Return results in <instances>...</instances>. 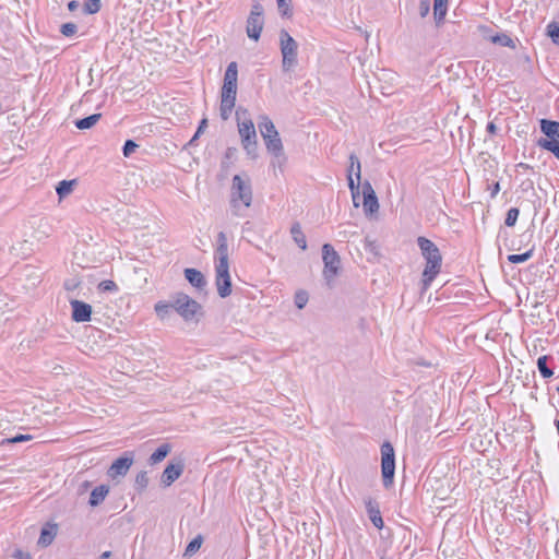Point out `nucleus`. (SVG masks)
<instances>
[{
	"label": "nucleus",
	"instance_id": "obj_31",
	"mask_svg": "<svg viewBox=\"0 0 559 559\" xmlns=\"http://www.w3.org/2000/svg\"><path fill=\"white\" fill-rule=\"evenodd\" d=\"M532 255H533V249H531L522 254H510L508 257V261L513 264L523 263V262L527 261L528 259H531Z\"/></svg>",
	"mask_w": 559,
	"mask_h": 559
},
{
	"label": "nucleus",
	"instance_id": "obj_15",
	"mask_svg": "<svg viewBox=\"0 0 559 559\" xmlns=\"http://www.w3.org/2000/svg\"><path fill=\"white\" fill-rule=\"evenodd\" d=\"M72 308V320L75 322H87L91 320L92 316V306L81 301L73 299L70 301Z\"/></svg>",
	"mask_w": 559,
	"mask_h": 559
},
{
	"label": "nucleus",
	"instance_id": "obj_2",
	"mask_svg": "<svg viewBox=\"0 0 559 559\" xmlns=\"http://www.w3.org/2000/svg\"><path fill=\"white\" fill-rule=\"evenodd\" d=\"M417 245L420 249L423 258L426 261L421 274V285L423 290H427L430 287L432 281L441 271L442 255L435 242L426 237H418Z\"/></svg>",
	"mask_w": 559,
	"mask_h": 559
},
{
	"label": "nucleus",
	"instance_id": "obj_23",
	"mask_svg": "<svg viewBox=\"0 0 559 559\" xmlns=\"http://www.w3.org/2000/svg\"><path fill=\"white\" fill-rule=\"evenodd\" d=\"M367 511L369 513V519L372 522V524L379 530L382 528L383 520H382L381 513L378 508L373 507L371 501H368V503H367Z\"/></svg>",
	"mask_w": 559,
	"mask_h": 559
},
{
	"label": "nucleus",
	"instance_id": "obj_55",
	"mask_svg": "<svg viewBox=\"0 0 559 559\" xmlns=\"http://www.w3.org/2000/svg\"><path fill=\"white\" fill-rule=\"evenodd\" d=\"M558 393H559V385H558V389H557Z\"/></svg>",
	"mask_w": 559,
	"mask_h": 559
},
{
	"label": "nucleus",
	"instance_id": "obj_46",
	"mask_svg": "<svg viewBox=\"0 0 559 559\" xmlns=\"http://www.w3.org/2000/svg\"><path fill=\"white\" fill-rule=\"evenodd\" d=\"M12 557L14 559H31V555L28 552H24L21 549H15Z\"/></svg>",
	"mask_w": 559,
	"mask_h": 559
},
{
	"label": "nucleus",
	"instance_id": "obj_3",
	"mask_svg": "<svg viewBox=\"0 0 559 559\" xmlns=\"http://www.w3.org/2000/svg\"><path fill=\"white\" fill-rule=\"evenodd\" d=\"M252 202V189L249 179L235 175L231 182L230 205L235 216H242V209H248Z\"/></svg>",
	"mask_w": 559,
	"mask_h": 559
},
{
	"label": "nucleus",
	"instance_id": "obj_47",
	"mask_svg": "<svg viewBox=\"0 0 559 559\" xmlns=\"http://www.w3.org/2000/svg\"><path fill=\"white\" fill-rule=\"evenodd\" d=\"M79 2L76 0H72L68 3L69 11L73 12L79 8Z\"/></svg>",
	"mask_w": 559,
	"mask_h": 559
},
{
	"label": "nucleus",
	"instance_id": "obj_40",
	"mask_svg": "<svg viewBox=\"0 0 559 559\" xmlns=\"http://www.w3.org/2000/svg\"><path fill=\"white\" fill-rule=\"evenodd\" d=\"M98 289L104 293H112L118 290V286L114 281L106 280L98 284Z\"/></svg>",
	"mask_w": 559,
	"mask_h": 559
},
{
	"label": "nucleus",
	"instance_id": "obj_17",
	"mask_svg": "<svg viewBox=\"0 0 559 559\" xmlns=\"http://www.w3.org/2000/svg\"><path fill=\"white\" fill-rule=\"evenodd\" d=\"M540 130L547 135L549 141L559 142V122L548 119L540 120Z\"/></svg>",
	"mask_w": 559,
	"mask_h": 559
},
{
	"label": "nucleus",
	"instance_id": "obj_32",
	"mask_svg": "<svg viewBox=\"0 0 559 559\" xmlns=\"http://www.w3.org/2000/svg\"><path fill=\"white\" fill-rule=\"evenodd\" d=\"M547 35L551 38L554 44L559 45V23L551 22L548 24Z\"/></svg>",
	"mask_w": 559,
	"mask_h": 559
},
{
	"label": "nucleus",
	"instance_id": "obj_38",
	"mask_svg": "<svg viewBox=\"0 0 559 559\" xmlns=\"http://www.w3.org/2000/svg\"><path fill=\"white\" fill-rule=\"evenodd\" d=\"M135 485L140 490H143L148 485V476L145 471L140 472L135 477Z\"/></svg>",
	"mask_w": 559,
	"mask_h": 559
},
{
	"label": "nucleus",
	"instance_id": "obj_48",
	"mask_svg": "<svg viewBox=\"0 0 559 559\" xmlns=\"http://www.w3.org/2000/svg\"><path fill=\"white\" fill-rule=\"evenodd\" d=\"M7 307L8 304L5 302L4 298L0 295V313H4Z\"/></svg>",
	"mask_w": 559,
	"mask_h": 559
},
{
	"label": "nucleus",
	"instance_id": "obj_20",
	"mask_svg": "<svg viewBox=\"0 0 559 559\" xmlns=\"http://www.w3.org/2000/svg\"><path fill=\"white\" fill-rule=\"evenodd\" d=\"M259 129L263 140L278 135L274 123L267 117H261V120L259 121Z\"/></svg>",
	"mask_w": 559,
	"mask_h": 559
},
{
	"label": "nucleus",
	"instance_id": "obj_39",
	"mask_svg": "<svg viewBox=\"0 0 559 559\" xmlns=\"http://www.w3.org/2000/svg\"><path fill=\"white\" fill-rule=\"evenodd\" d=\"M60 32L63 36L70 37L73 36L78 32V26L74 23H64L60 27Z\"/></svg>",
	"mask_w": 559,
	"mask_h": 559
},
{
	"label": "nucleus",
	"instance_id": "obj_41",
	"mask_svg": "<svg viewBox=\"0 0 559 559\" xmlns=\"http://www.w3.org/2000/svg\"><path fill=\"white\" fill-rule=\"evenodd\" d=\"M308 302V294L306 292H298L295 295V305L298 309H302Z\"/></svg>",
	"mask_w": 559,
	"mask_h": 559
},
{
	"label": "nucleus",
	"instance_id": "obj_5",
	"mask_svg": "<svg viewBox=\"0 0 559 559\" xmlns=\"http://www.w3.org/2000/svg\"><path fill=\"white\" fill-rule=\"evenodd\" d=\"M280 46L284 71H289L297 66L298 44L286 29L280 32Z\"/></svg>",
	"mask_w": 559,
	"mask_h": 559
},
{
	"label": "nucleus",
	"instance_id": "obj_52",
	"mask_svg": "<svg viewBox=\"0 0 559 559\" xmlns=\"http://www.w3.org/2000/svg\"><path fill=\"white\" fill-rule=\"evenodd\" d=\"M111 555V551H104L98 559H109Z\"/></svg>",
	"mask_w": 559,
	"mask_h": 559
},
{
	"label": "nucleus",
	"instance_id": "obj_1",
	"mask_svg": "<svg viewBox=\"0 0 559 559\" xmlns=\"http://www.w3.org/2000/svg\"><path fill=\"white\" fill-rule=\"evenodd\" d=\"M217 247L215 250V284L219 297L226 298L231 294V281L229 275L228 242L224 231L217 234Z\"/></svg>",
	"mask_w": 559,
	"mask_h": 559
},
{
	"label": "nucleus",
	"instance_id": "obj_4",
	"mask_svg": "<svg viewBox=\"0 0 559 559\" xmlns=\"http://www.w3.org/2000/svg\"><path fill=\"white\" fill-rule=\"evenodd\" d=\"M170 306L186 322H198L203 314L202 306L185 293L174 294Z\"/></svg>",
	"mask_w": 559,
	"mask_h": 559
},
{
	"label": "nucleus",
	"instance_id": "obj_6",
	"mask_svg": "<svg viewBox=\"0 0 559 559\" xmlns=\"http://www.w3.org/2000/svg\"><path fill=\"white\" fill-rule=\"evenodd\" d=\"M236 115L238 119V132L241 139V144L247 154L254 158L257 156V132L254 124L250 119H245L241 121L238 111Z\"/></svg>",
	"mask_w": 559,
	"mask_h": 559
},
{
	"label": "nucleus",
	"instance_id": "obj_49",
	"mask_svg": "<svg viewBox=\"0 0 559 559\" xmlns=\"http://www.w3.org/2000/svg\"><path fill=\"white\" fill-rule=\"evenodd\" d=\"M500 190V185L499 182H496L493 186H492V189H491V198H495L497 195V193L499 192Z\"/></svg>",
	"mask_w": 559,
	"mask_h": 559
},
{
	"label": "nucleus",
	"instance_id": "obj_35",
	"mask_svg": "<svg viewBox=\"0 0 559 559\" xmlns=\"http://www.w3.org/2000/svg\"><path fill=\"white\" fill-rule=\"evenodd\" d=\"M277 8L280 10V13L283 16H292V8H290V0H276Z\"/></svg>",
	"mask_w": 559,
	"mask_h": 559
},
{
	"label": "nucleus",
	"instance_id": "obj_10",
	"mask_svg": "<svg viewBox=\"0 0 559 559\" xmlns=\"http://www.w3.org/2000/svg\"><path fill=\"white\" fill-rule=\"evenodd\" d=\"M264 26L263 7L255 2L251 7L250 14L247 19L246 33L250 39L259 40Z\"/></svg>",
	"mask_w": 559,
	"mask_h": 559
},
{
	"label": "nucleus",
	"instance_id": "obj_27",
	"mask_svg": "<svg viewBox=\"0 0 559 559\" xmlns=\"http://www.w3.org/2000/svg\"><path fill=\"white\" fill-rule=\"evenodd\" d=\"M538 146L542 148L551 152L559 159V142L558 141H549L547 139H540L538 141Z\"/></svg>",
	"mask_w": 559,
	"mask_h": 559
},
{
	"label": "nucleus",
	"instance_id": "obj_21",
	"mask_svg": "<svg viewBox=\"0 0 559 559\" xmlns=\"http://www.w3.org/2000/svg\"><path fill=\"white\" fill-rule=\"evenodd\" d=\"M290 235L294 239V241L296 242V245L301 249V250H306L307 249V240H306V236L301 229V226L299 223H294L292 225V228H290Z\"/></svg>",
	"mask_w": 559,
	"mask_h": 559
},
{
	"label": "nucleus",
	"instance_id": "obj_13",
	"mask_svg": "<svg viewBox=\"0 0 559 559\" xmlns=\"http://www.w3.org/2000/svg\"><path fill=\"white\" fill-rule=\"evenodd\" d=\"M364 197V211L366 215H371L379 211V202L371 183L366 180L361 183Z\"/></svg>",
	"mask_w": 559,
	"mask_h": 559
},
{
	"label": "nucleus",
	"instance_id": "obj_50",
	"mask_svg": "<svg viewBox=\"0 0 559 559\" xmlns=\"http://www.w3.org/2000/svg\"><path fill=\"white\" fill-rule=\"evenodd\" d=\"M487 131H488L489 133H491V134H495V133H496V131H497V127H496V124H495L493 122H489V123L487 124Z\"/></svg>",
	"mask_w": 559,
	"mask_h": 559
},
{
	"label": "nucleus",
	"instance_id": "obj_34",
	"mask_svg": "<svg viewBox=\"0 0 559 559\" xmlns=\"http://www.w3.org/2000/svg\"><path fill=\"white\" fill-rule=\"evenodd\" d=\"M519 214H520V211L518 207H511L508 212H507V216H506V219H504V224L508 226V227H512L515 225L516 221H518V217H519Z\"/></svg>",
	"mask_w": 559,
	"mask_h": 559
},
{
	"label": "nucleus",
	"instance_id": "obj_22",
	"mask_svg": "<svg viewBox=\"0 0 559 559\" xmlns=\"http://www.w3.org/2000/svg\"><path fill=\"white\" fill-rule=\"evenodd\" d=\"M100 114H94L83 119H78L74 124L80 130L91 129L94 127L100 119Z\"/></svg>",
	"mask_w": 559,
	"mask_h": 559
},
{
	"label": "nucleus",
	"instance_id": "obj_16",
	"mask_svg": "<svg viewBox=\"0 0 559 559\" xmlns=\"http://www.w3.org/2000/svg\"><path fill=\"white\" fill-rule=\"evenodd\" d=\"M183 468L185 466L181 462L167 465L162 474V484L165 487L170 486L175 480H177L181 476Z\"/></svg>",
	"mask_w": 559,
	"mask_h": 559
},
{
	"label": "nucleus",
	"instance_id": "obj_14",
	"mask_svg": "<svg viewBox=\"0 0 559 559\" xmlns=\"http://www.w3.org/2000/svg\"><path fill=\"white\" fill-rule=\"evenodd\" d=\"M264 143L269 153H271L278 160V169L283 170V166L286 163V156L280 135L275 138L264 139Z\"/></svg>",
	"mask_w": 559,
	"mask_h": 559
},
{
	"label": "nucleus",
	"instance_id": "obj_33",
	"mask_svg": "<svg viewBox=\"0 0 559 559\" xmlns=\"http://www.w3.org/2000/svg\"><path fill=\"white\" fill-rule=\"evenodd\" d=\"M202 542L203 539L200 535L193 538L186 547L185 555L191 556L197 552L200 549Z\"/></svg>",
	"mask_w": 559,
	"mask_h": 559
},
{
	"label": "nucleus",
	"instance_id": "obj_7",
	"mask_svg": "<svg viewBox=\"0 0 559 559\" xmlns=\"http://www.w3.org/2000/svg\"><path fill=\"white\" fill-rule=\"evenodd\" d=\"M237 63L230 62L227 66L224 75V83L222 87V104L221 105H235L237 94Z\"/></svg>",
	"mask_w": 559,
	"mask_h": 559
},
{
	"label": "nucleus",
	"instance_id": "obj_44",
	"mask_svg": "<svg viewBox=\"0 0 559 559\" xmlns=\"http://www.w3.org/2000/svg\"><path fill=\"white\" fill-rule=\"evenodd\" d=\"M207 127V119L206 118H203L201 121H200V124L198 127V130L197 132L194 133L193 138L191 139L190 141V144H192L203 132L204 130L206 129Z\"/></svg>",
	"mask_w": 559,
	"mask_h": 559
},
{
	"label": "nucleus",
	"instance_id": "obj_28",
	"mask_svg": "<svg viewBox=\"0 0 559 559\" xmlns=\"http://www.w3.org/2000/svg\"><path fill=\"white\" fill-rule=\"evenodd\" d=\"M491 41L503 47H515L513 39L507 34H497L491 37Z\"/></svg>",
	"mask_w": 559,
	"mask_h": 559
},
{
	"label": "nucleus",
	"instance_id": "obj_8",
	"mask_svg": "<svg viewBox=\"0 0 559 559\" xmlns=\"http://www.w3.org/2000/svg\"><path fill=\"white\" fill-rule=\"evenodd\" d=\"M360 179H361V164L356 154L349 155V166L347 168L348 188L352 193V199L355 207L359 206L360 195Z\"/></svg>",
	"mask_w": 559,
	"mask_h": 559
},
{
	"label": "nucleus",
	"instance_id": "obj_36",
	"mask_svg": "<svg viewBox=\"0 0 559 559\" xmlns=\"http://www.w3.org/2000/svg\"><path fill=\"white\" fill-rule=\"evenodd\" d=\"M53 537L55 535L50 531L43 528L38 539V544L41 546H48L52 543Z\"/></svg>",
	"mask_w": 559,
	"mask_h": 559
},
{
	"label": "nucleus",
	"instance_id": "obj_26",
	"mask_svg": "<svg viewBox=\"0 0 559 559\" xmlns=\"http://www.w3.org/2000/svg\"><path fill=\"white\" fill-rule=\"evenodd\" d=\"M170 447L169 444H162L158 447L150 456V463L156 464L163 461L169 453Z\"/></svg>",
	"mask_w": 559,
	"mask_h": 559
},
{
	"label": "nucleus",
	"instance_id": "obj_12",
	"mask_svg": "<svg viewBox=\"0 0 559 559\" xmlns=\"http://www.w3.org/2000/svg\"><path fill=\"white\" fill-rule=\"evenodd\" d=\"M134 455L132 452H127L123 456L115 460L108 468L107 475L111 479L123 477L128 474L133 464Z\"/></svg>",
	"mask_w": 559,
	"mask_h": 559
},
{
	"label": "nucleus",
	"instance_id": "obj_18",
	"mask_svg": "<svg viewBox=\"0 0 559 559\" xmlns=\"http://www.w3.org/2000/svg\"><path fill=\"white\" fill-rule=\"evenodd\" d=\"M185 277L192 286L200 290L203 289L206 285L204 275L197 269H186Z\"/></svg>",
	"mask_w": 559,
	"mask_h": 559
},
{
	"label": "nucleus",
	"instance_id": "obj_37",
	"mask_svg": "<svg viewBox=\"0 0 559 559\" xmlns=\"http://www.w3.org/2000/svg\"><path fill=\"white\" fill-rule=\"evenodd\" d=\"M170 309H173V306H170V300L168 302L159 301L155 305V311L162 318L168 314Z\"/></svg>",
	"mask_w": 559,
	"mask_h": 559
},
{
	"label": "nucleus",
	"instance_id": "obj_51",
	"mask_svg": "<svg viewBox=\"0 0 559 559\" xmlns=\"http://www.w3.org/2000/svg\"><path fill=\"white\" fill-rule=\"evenodd\" d=\"M233 108H234V107H231V106H228V107H221V109H222V116H223L224 118H226V117H227V114H228V112L230 114Z\"/></svg>",
	"mask_w": 559,
	"mask_h": 559
},
{
	"label": "nucleus",
	"instance_id": "obj_43",
	"mask_svg": "<svg viewBox=\"0 0 559 559\" xmlns=\"http://www.w3.org/2000/svg\"><path fill=\"white\" fill-rule=\"evenodd\" d=\"M32 439V436L29 435H16L12 438H8V439H4L2 441V443H17V442H23V441H28Z\"/></svg>",
	"mask_w": 559,
	"mask_h": 559
},
{
	"label": "nucleus",
	"instance_id": "obj_9",
	"mask_svg": "<svg viewBox=\"0 0 559 559\" xmlns=\"http://www.w3.org/2000/svg\"><path fill=\"white\" fill-rule=\"evenodd\" d=\"M322 260L324 263L323 276L328 283H331L338 274L341 258L330 243H325L322 247Z\"/></svg>",
	"mask_w": 559,
	"mask_h": 559
},
{
	"label": "nucleus",
	"instance_id": "obj_29",
	"mask_svg": "<svg viewBox=\"0 0 559 559\" xmlns=\"http://www.w3.org/2000/svg\"><path fill=\"white\" fill-rule=\"evenodd\" d=\"M548 356H540L537 359V368L544 378H550L554 374L552 369L547 366Z\"/></svg>",
	"mask_w": 559,
	"mask_h": 559
},
{
	"label": "nucleus",
	"instance_id": "obj_19",
	"mask_svg": "<svg viewBox=\"0 0 559 559\" xmlns=\"http://www.w3.org/2000/svg\"><path fill=\"white\" fill-rule=\"evenodd\" d=\"M108 492H109V487L106 485H99V486L95 487L92 490L91 496H90V500H88L90 506L91 507L99 506L105 500Z\"/></svg>",
	"mask_w": 559,
	"mask_h": 559
},
{
	"label": "nucleus",
	"instance_id": "obj_30",
	"mask_svg": "<svg viewBox=\"0 0 559 559\" xmlns=\"http://www.w3.org/2000/svg\"><path fill=\"white\" fill-rule=\"evenodd\" d=\"M102 8L100 0H86L83 4V11L85 14H95Z\"/></svg>",
	"mask_w": 559,
	"mask_h": 559
},
{
	"label": "nucleus",
	"instance_id": "obj_54",
	"mask_svg": "<svg viewBox=\"0 0 559 559\" xmlns=\"http://www.w3.org/2000/svg\"><path fill=\"white\" fill-rule=\"evenodd\" d=\"M556 427H557L558 435H559V419L556 421Z\"/></svg>",
	"mask_w": 559,
	"mask_h": 559
},
{
	"label": "nucleus",
	"instance_id": "obj_45",
	"mask_svg": "<svg viewBox=\"0 0 559 559\" xmlns=\"http://www.w3.org/2000/svg\"><path fill=\"white\" fill-rule=\"evenodd\" d=\"M430 10V0H420L419 2V14L421 17H425Z\"/></svg>",
	"mask_w": 559,
	"mask_h": 559
},
{
	"label": "nucleus",
	"instance_id": "obj_53",
	"mask_svg": "<svg viewBox=\"0 0 559 559\" xmlns=\"http://www.w3.org/2000/svg\"><path fill=\"white\" fill-rule=\"evenodd\" d=\"M271 166L275 169L276 167L278 168V160L273 156V159L271 162Z\"/></svg>",
	"mask_w": 559,
	"mask_h": 559
},
{
	"label": "nucleus",
	"instance_id": "obj_42",
	"mask_svg": "<svg viewBox=\"0 0 559 559\" xmlns=\"http://www.w3.org/2000/svg\"><path fill=\"white\" fill-rule=\"evenodd\" d=\"M138 147V144L132 140H127L124 142V145L122 147L123 155L126 157H129Z\"/></svg>",
	"mask_w": 559,
	"mask_h": 559
},
{
	"label": "nucleus",
	"instance_id": "obj_24",
	"mask_svg": "<svg viewBox=\"0 0 559 559\" xmlns=\"http://www.w3.org/2000/svg\"><path fill=\"white\" fill-rule=\"evenodd\" d=\"M448 10V0H435L433 14L437 24L443 21Z\"/></svg>",
	"mask_w": 559,
	"mask_h": 559
},
{
	"label": "nucleus",
	"instance_id": "obj_25",
	"mask_svg": "<svg viewBox=\"0 0 559 559\" xmlns=\"http://www.w3.org/2000/svg\"><path fill=\"white\" fill-rule=\"evenodd\" d=\"M76 185V180H62L58 183L56 191L60 199L66 198L69 195L73 187Z\"/></svg>",
	"mask_w": 559,
	"mask_h": 559
},
{
	"label": "nucleus",
	"instance_id": "obj_11",
	"mask_svg": "<svg viewBox=\"0 0 559 559\" xmlns=\"http://www.w3.org/2000/svg\"><path fill=\"white\" fill-rule=\"evenodd\" d=\"M381 471L384 486H389L395 473V454L393 445L388 441L381 445Z\"/></svg>",
	"mask_w": 559,
	"mask_h": 559
}]
</instances>
